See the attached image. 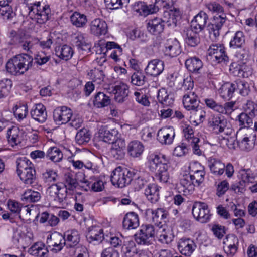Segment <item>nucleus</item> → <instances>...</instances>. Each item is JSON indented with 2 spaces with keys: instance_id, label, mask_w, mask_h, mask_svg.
Returning a JSON list of instances; mask_svg holds the SVG:
<instances>
[{
  "instance_id": "obj_50",
  "label": "nucleus",
  "mask_w": 257,
  "mask_h": 257,
  "mask_svg": "<svg viewBox=\"0 0 257 257\" xmlns=\"http://www.w3.org/2000/svg\"><path fill=\"white\" fill-rule=\"evenodd\" d=\"M83 182L94 192L101 191L104 188L103 182L98 178L91 177L90 181L84 180Z\"/></svg>"
},
{
  "instance_id": "obj_14",
  "label": "nucleus",
  "mask_w": 257,
  "mask_h": 257,
  "mask_svg": "<svg viewBox=\"0 0 257 257\" xmlns=\"http://www.w3.org/2000/svg\"><path fill=\"white\" fill-rule=\"evenodd\" d=\"M47 243L53 247L52 250L60 251L66 244L65 237L61 233L55 232L47 237Z\"/></svg>"
},
{
  "instance_id": "obj_31",
  "label": "nucleus",
  "mask_w": 257,
  "mask_h": 257,
  "mask_svg": "<svg viewBox=\"0 0 257 257\" xmlns=\"http://www.w3.org/2000/svg\"><path fill=\"white\" fill-rule=\"evenodd\" d=\"M16 163L18 176L34 168L30 160L25 157L18 158Z\"/></svg>"
},
{
  "instance_id": "obj_27",
  "label": "nucleus",
  "mask_w": 257,
  "mask_h": 257,
  "mask_svg": "<svg viewBox=\"0 0 257 257\" xmlns=\"http://www.w3.org/2000/svg\"><path fill=\"white\" fill-rule=\"evenodd\" d=\"M148 31L153 35H158L161 33L164 28V23L163 19L156 17L149 20L147 23Z\"/></svg>"
},
{
  "instance_id": "obj_38",
  "label": "nucleus",
  "mask_w": 257,
  "mask_h": 257,
  "mask_svg": "<svg viewBox=\"0 0 257 257\" xmlns=\"http://www.w3.org/2000/svg\"><path fill=\"white\" fill-rule=\"evenodd\" d=\"M235 241L237 242V238L233 235H226L225 239L223 240V243L227 245L226 248L224 247V250L227 254L233 256L236 252L237 247L234 243Z\"/></svg>"
},
{
  "instance_id": "obj_39",
  "label": "nucleus",
  "mask_w": 257,
  "mask_h": 257,
  "mask_svg": "<svg viewBox=\"0 0 257 257\" xmlns=\"http://www.w3.org/2000/svg\"><path fill=\"white\" fill-rule=\"evenodd\" d=\"M86 238L89 243L94 244H98L104 239L103 230L102 229H92L87 233Z\"/></svg>"
},
{
  "instance_id": "obj_13",
  "label": "nucleus",
  "mask_w": 257,
  "mask_h": 257,
  "mask_svg": "<svg viewBox=\"0 0 257 257\" xmlns=\"http://www.w3.org/2000/svg\"><path fill=\"white\" fill-rule=\"evenodd\" d=\"M175 136V130L173 127H165L158 131L157 140L162 145H170L173 143Z\"/></svg>"
},
{
  "instance_id": "obj_54",
  "label": "nucleus",
  "mask_w": 257,
  "mask_h": 257,
  "mask_svg": "<svg viewBox=\"0 0 257 257\" xmlns=\"http://www.w3.org/2000/svg\"><path fill=\"white\" fill-rule=\"evenodd\" d=\"M47 157L54 162H59L63 158V154L59 148L53 147L48 149Z\"/></svg>"
},
{
  "instance_id": "obj_2",
  "label": "nucleus",
  "mask_w": 257,
  "mask_h": 257,
  "mask_svg": "<svg viewBox=\"0 0 257 257\" xmlns=\"http://www.w3.org/2000/svg\"><path fill=\"white\" fill-rule=\"evenodd\" d=\"M25 9L28 11L30 18L37 20L40 24L46 22L50 17L51 10L49 6L42 5L40 2L27 5L25 6Z\"/></svg>"
},
{
  "instance_id": "obj_6",
  "label": "nucleus",
  "mask_w": 257,
  "mask_h": 257,
  "mask_svg": "<svg viewBox=\"0 0 257 257\" xmlns=\"http://www.w3.org/2000/svg\"><path fill=\"white\" fill-rule=\"evenodd\" d=\"M155 234V228L152 225L143 224L135 235V240L139 244H150Z\"/></svg>"
},
{
  "instance_id": "obj_9",
  "label": "nucleus",
  "mask_w": 257,
  "mask_h": 257,
  "mask_svg": "<svg viewBox=\"0 0 257 257\" xmlns=\"http://www.w3.org/2000/svg\"><path fill=\"white\" fill-rule=\"evenodd\" d=\"M208 54L218 63L227 62L228 57L226 54L224 46L222 44H212L208 49Z\"/></svg>"
},
{
  "instance_id": "obj_47",
  "label": "nucleus",
  "mask_w": 257,
  "mask_h": 257,
  "mask_svg": "<svg viewBox=\"0 0 257 257\" xmlns=\"http://www.w3.org/2000/svg\"><path fill=\"white\" fill-rule=\"evenodd\" d=\"M255 114L254 112L247 113H241L238 116V120L239 122V125L243 126L244 128H249L253 125L252 118L254 116Z\"/></svg>"
},
{
  "instance_id": "obj_16",
  "label": "nucleus",
  "mask_w": 257,
  "mask_h": 257,
  "mask_svg": "<svg viewBox=\"0 0 257 257\" xmlns=\"http://www.w3.org/2000/svg\"><path fill=\"white\" fill-rule=\"evenodd\" d=\"M114 99L118 103H123L127 98L129 93L128 86L124 83H119L112 87Z\"/></svg>"
},
{
  "instance_id": "obj_22",
  "label": "nucleus",
  "mask_w": 257,
  "mask_h": 257,
  "mask_svg": "<svg viewBox=\"0 0 257 257\" xmlns=\"http://www.w3.org/2000/svg\"><path fill=\"white\" fill-rule=\"evenodd\" d=\"M180 191H182L184 195L192 193L196 185L189 174H185L182 176L180 180Z\"/></svg>"
},
{
  "instance_id": "obj_56",
  "label": "nucleus",
  "mask_w": 257,
  "mask_h": 257,
  "mask_svg": "<svg viewBox=\"0 0 257 257\" xmlns=\"http://www.w3.org/2000/svg\"><path fill=\"white\" fill-rule=\"evenodd\" d=\"M18 176L20 180L25 184L31 185L36 180V171L34 168L26 171Z\"/></svg>"
},
{
  "instance_id": "obj_36",
  "label": "nucleus",
  "mask_w": 257,
  "mask_h": 257,
  "mask_svg": "<svg viewBox=\"0 0 257 257\" xmlns=\"http://www.w3.org/2000/svg\"><path fill=\"white\" fill-rule=\"evenodd\" d=\"M144 146L139 141H131L127 145L128 154L132 157H138L144 151Z\"/></svg>"
},
{
  "instance_id": "obj_25",
  "label": "nucleus",
  "mask_w": 257,
  "mask_h": 257,
  "mask_svg": "<svg viewBox=\"0 0 257 257\" xmlns=\"http://www.w3.org/2000/svg\"><path fill=\"white\" fill-rule=\"evenodd\" d=\"M100 137L103 141L109 144L115 143L118 141V132L116 129L108 130L106 126H102L99 130Z\"/></svg>"
},
{
  "instance_id": "obj_49",
  "label": "nucleus",
  "mask_w": 257,
  "mask_h": 257,
  "mask_svg": "<svg viewBox=\"0 0 257 257\" xmlns=\"http://www.w3.org/2000/svg\"><path fill=\"white\" fill-rule=\"evenodd\" d=\"M185 66L189 71L197 72L202 67L203 64L198 58L192 57L186 60Z\"/></svg>"
},
{
  "instance_id": "obj_44",
  "label": "nucleus",
  "mask_w": 257,
  "mask_h": 257,
  "mask_svg": "<svg viewBox=\"0 0 257 257\" xmlns=\"http://www.w3.org/2000/svg\"><path fill=\"white\" fill-rule=\"evenodd\" d=\"M245 36L241 31H237L230 42V47L233 49L242 48L245 44Z\"/></svg>"
},
{
  "instance_id": "obj_64",
  "label": "nucleus",
  "mask_w": 257,
  "mask_h": 257,
  "mask_svg": "<svg viewBox=\"0 0 257 257\" xmlns=\"http://www.w3.org/2000/svg\"><path fill=\"white\" fill-rule=\"evenodd\" d=\"M74 42L79 49L85 50L86 49H89V46L85 40L84 34L81 33H77L75 34Z\"/></svg>"
},
{
  "instance_id": "obj_11",
  "label": "nucleus",
  "mask_w": 257,
  "mask_h": 257,
  "mask_svg": "<svg viewBox=\"0 0 257 257\" xmlns=\"http://www.w3.org/2000/svg\"><path fill=\"white\" fill-rule=\"evenodd\" d=\"M227 125V120L221 114H212L208 118L209 126L217 134L223 132Z\"/></svg>"
},
{
  "instance_id": "obj_3",
  "label": "nucleus",
  "mask_w": 257,
  "mask_h": 257,
  "mask_svg": "<svg viewBox=\"0 0 257 257\" xmlns=\"http://www.w3.org/2000/svg\"><path fill=\"white\" fill-rule=\"evenodd\" d=\"M256 140V132L252 128L239 129L237 132V144L242 151L249 152L252 150Z\"/></svg>"
},
{
  "instance_id": "obj_34",
  "label": "nucleus",
  "mask_w": 257,
  "mask_h": 257,
  "mask_svg": "<svg viewBox=\"0 0 257 257\" xmlns=\"http://www.w3.org/2000/svg\"><path fill=\"white\" fill-rule=\"evenodd\" d=\"M180 18V12L176 9L165 10L163 13V20L164 23L168 24V26L172 24L176 25L177 20Z\"/></svg>"
},
{
  "instance_id": "obj_5",
  "label": "nucleus",
  "mask_w": 257,
  "mask_h": 257,
  "mask_svg": "<svg viewBox=\"0 0 257 257\" xmlns=\"http://www.w3.org/2000/svg\"><path fill=\"white\" fill-rule=\"evenodd\" d=\"M193 88V82L190 80L184 81L182 89L186 91L183 98L184 108L189 111L194 110L199 105V100Z\"/></svg>"
},
{
  "instance_id": "obj_43",
  "label": "nucleus",
  "mask_w": 257,
  "mask_h": 257,
  "mask_svg": "<svg viewBox=\"0 0 257 257\" xmlns=\"http://www.w3.org/2000/svg\"><path fill=\"white\" fill-rule=\"evenodd\" d=\"M157 99L160 103L165 106H171L174 102V99L165 88H161L158 91Z\"/></svg>"
},
{
  "instance_id": "obj_1",
  "label": "nucleus",
  "mask_w": 257,
  "mask_h": 257,
  "mask_svg": "<svg viewBox=\"0 0 257 257\" xmlns=\"http://www.w3.org/2000/svg\"><path fill=\"white\" fill-rule=\"evenodd\" d=\"M33 65V59L29 54L16 55L10 59L6 63V68L10 74L19 75L24 74Z\"/></svg>"
},
{
  "instance_id": "obj_24",
  "label": "nucleus",
  "mask_w": 257,
  "mask_h": 257,
  "mask_svg": "<svg viewBox=\"0 0 257 257\" xmlns=\"http://www.w3.org/2000/svg\"><path fill=\"white\" fill-rule=\"evenodd\" d=\"M208 18V15L206 13L200 11L192 20L191 28L197 32H201L205 28Z\"/></svg>"
},
{
  "instance_id": "obj_12",
  "label": "nucleus",
  "mask_w": 257,
  "mask_h": 257,
  "mask_svg": "<svg viewBox=\"0 0 257 257\" xmlns=\"http://www.w3.org/2000/svg\"><path fill=\"white\" fill-rule=\"evenodd\" d=\"M49 195L55 201L62 203L67 197V192L61 183L51 185L48 189Z\"/></svg>"
},
{
  "instance_id": "obj_53",
  "label": "nucleus",
  "mask_w": 257,
  "mask_h": 257,
  "mask_svg": "<svg viewBox=\"0 0 257 257\" xmlns=\"http://www.w3.org/2000/svg\"><path fill=\"white\" fill-rule=\"evenodd\" d=\"M91 138L89 131L85 128L81 129L77 132L75 136V140L77 143L80 145L88 143Z\"/></svg>"
},
{
  "instance_id": "obj_55",
  "label": "nucleus",
  "mask_w": 257,
  "mask_h": 257,
  "mask_svg": "<svg viewBox=\"0 0 257 257\" xmlns=\"http://www.w3.org/2000/svg\"><path fill=\"white\" fill-rule=\"evenodd\" d=\"M41 198V194L37 191L29 189L25 192L22 196V200L27 202H35Z\"/></svg>"
},
{
  "instance_id": "obj_10",
  "label": "nucleus",
  "mask_w": 257,
  "mask_h": 257,
  "mask_svg": "<svg viewBox=\"0 0 257 257\" xmlns=\"http://www.w3.org/2000/svg\"><path fill=\"white\" fill-rule=\"evenodd\" d=\"M72 117V111L66 106L57 107L53 112V118L59 124H66Z\"/></svg>"
},
{
  "instance_id": "obj_21",
  "label": "nucleus",
  "mask_w": 257,
  "mask_h": 257,
  "mask_svg": "<svg viewBox=\"0 0 257 257\" xmlns=\"http://www.w3.org/2000/svg\"><path fill=\"white\" fill-rule=\"evenodd\" d=\"M181 52L179 42L176 39H170L165 44L164 53L171 57H176Z\"/></svg>"
},
{
  "instance_id": "obj_32",
  "label": "nucleus",
  "mask_w": 257,
  "mask_h": 257,
  "mask_svg": "<svg viewBox=\"0 0 257 257\" xmlns=\"http://www.w3.org/2000/svg\"><path fill=\"white\" fill-rule=\"evenodd\" d=\"M197 32L192 28L187 29L184 34L186 43L191 47H195L200 43V37Z\"/></svg>"
},
{
  "instance_id": "obj_46",
  "label": "nucleus",
  "mask_w": 257,
  "mask_h": 257,
  "mask_svg": "<svg viewBox=\"0 0 257 257\" xmlns=\"http://www.w3.org/2000/svg\"><path fill=\"white\" fill-rule=\"evenodd\" d=\"M78 182L75 177L71 174L68 173L65 175L63 186L67 193L68 191H73L78 186Z\"/></svg>"
},
{
  "instance_id": "obj_58",
  "label": "nucleus",
  "mask_w": 257,
  "mask_h": 257,
  "mask_svg": "<svg viewBox=\"0 0 257 257\" xmlns=\"http://www.w3.org/2000/svg\"><path fill=\"white\" fill-rule=\"evenodd\" d=\"M12 82L9 79L0 80V99L8 96L12 86Z\"/></svg>"
},
{
  "instance_id": "obj_20",
  "label": "nucleus",
  "mask_w": 257,
  "mask_h": 257,
  "mask_svg": "<svg viewBox=\"0 0 257 257\" xmlns=\"http://www.w3.org/2000/svg\"><path fill=\"white\" fill-rule=\"evenodd\" d=\"M164 62L159 59H153L149 62L145 68L146 73L153 77L159 75L164 70Z\"/></svg>"
},
{
  "instance_id": "obj_63",
  "label": "nucleus",
  "mask_w": 257,
  "mask_h": 257,
  "mask_svg": "<svg viewBox=\"0 0 257 257\" xmlns=\"http://www.w3.org/2000/svg\"><path fill=\"white\" fill-rule=\"evenodd\" d=\"M168 165L162 164L161 167L157 170L156 177L161 182L166 183L169 178V174L168 172Z\"/></svg>"
},
{
  "instance_id": "obj_23",
  "label": "nucleus",
  "mask_w": 257,
  "mask_h": 257,
  "mask_svg": "<svg viewBox=\"0 0 257 257\" xmlns=\"http://www.w3.org/2000/svg\"><path fill=\"white\" fill-rule=\"evenodd\" d=\"M22 132L15 126L9 128L7 131V138L9 144L14 147L20 144L22 140Z\"/></svg>"
},
{
  "instance_id": "obj_40",
  "label": "nucleus",
  "mask_w": 257,
  "mask_h": 257,
  "mask_svg": "<svg viewBox=\"0 0 257 257\" xmlns=\"http://www.w3.org/2000/svg\"><path fill=\"white\" fill-rule=\"evenodd\" d=\"M66 243L71 247L76 246L80 241V234L76 230L73 229L67 231L64 235Z\"/></svg>"
},
{
  "instance_id": "obj_52",
  "label": "nucleus",
  "mask_w": 257,
  "mask_h": 257,
  "mask_svg": "<svg viewBox=\"0 0 257 257\" xmlns=\"http://www.w3.org/2000/svg\"><path fill=\"white\" fill-rule=\"evenodd\" d=\"M37 42L38 39L28 40H26L25 38L19 47L29 54H33L37 49Z\"/></svg>"
},
{
  "instance_id": "obj_48",
  "label": "nucleus",
  "mask_w": 257,
  "mask_h": 257,
  "mask_svg": "<svg viewBox=\"0 0 257 257\" xmlns=\"http://www.w3.org/2000/svg\"><path fill=\"white\" fill-rule=\"evenodd\" d=\"M209 166L211 171L215 175H221L224 172L225 165L219 160L211 159Z\"/></svg>"
},
{
  "instance_id": "obj_15",
  "label": "nucleus",
  "mask_w": 257,
  "mask_h": 257,
  "mask_svg": "<svg viewBox=\"0 0 257 257\" xmlns=\"http://www.w3.org/2000/svg\"><path fill=\"white\" fill-rule=\"evenodd\" d=\"M107 28L106 22L100 18L95 19L90 25L91 33L96 36L105 35L107 32Z\"/></svg>"
},
{
  "instance_id": "obj_62",
  "label": "nucleus",
  "mask_w": 257,
  "mask_h": 257,
  "mask_svg": "<svg viewBox=\"0 0 257 257\" xmlns=\"http://www.w3.org/2000/svg\"><path fill=\"white\" fill-rule=\"evenodd\" d=\"M234 82L235 90H238L239 93L243 96H247L250 92L249 85L248 83L241 80H237Z\"/></svg>"
},
{
  "instance_id": "obj_19",
  "label": "nucleus",
  "mask_w": 257,
  "mask_h": 257,
  "mask_svg": "<svg viewBox=\"0 0 257 257\" xmlns=\"http://www.w3.org/2000/svg\"><path fill=\"white\" fill-rule=\"evenodd\" d=\"M30 114L32 118L39 123H43L47 120L46 107L42 103L35 104L31 109Z\"/></svg>"
},
{
  "instance_id": "obj_35",
  "label": "nucleus",
  "mask_w": 257,
  "mask_h": 257,
  "mask_svg": "<svg viewBox=\"0 0 257 257\" xmlns=\"http://www.w3.org/2000/svg\"><path fill=\"white\" fill-rule=\"evenodd\" d=\"M111 102L109 97L102 92H97L93 100V105L98 108H102L108 106Z\"/></svg>"
},
{
  "instance_id": "obj_28",
  "label": "nucleus",
  "mask_w": 257,
  "mask_h": 257,
  "mask_svg": "<svg viewBox=\"0 0 257 257\" xmlns=\"http://www.w3.org/2000/svg\"><path fill=\"white\" fill-rule=\"evenodd\" d=\"M152 214L153 221L159 228L161 225L166 224V222L168 221L169 214L163 208H157L152 211Z\"/></svg>"
},
{
  "instance_id": "obj_45",
  "label": "nucleus",
  "mask_w": 257,
  "mask_h": 257,
  "mask_svg": "<svg viewBox=\"0 0 257 257\" xmlns=\"http://www.w3.org/2000/svg\"><path fill=\"white\" fill-rule=\"evenodd\" d=\"M55 52L58 57L65 60H69L73 54L72 48L67 45L57 47Z\"/></svg>"
},
{
  "instance_id": "obj_42",
  "label": "nucleus",
  "mask_w": 257,
  "mask_h": 257,
  "mask_svg": "<svg viewBox=\"0 0 257 257\" xmlns=\"http://www.w3.org/2000/svg\"><path fill=\"white\" fill-rule=\"evenodd\" d=\"M107 51H111L110 57L115 61L119 60V57L121 55L122 48L114 42H107L106 44Z\"/></svg>"
},
{
  "instance_id": "obj_41",
  "label": "nucleus",
  "mask_w": 257,
  "mask_h": 257,
  "mask_svg": "<svg viewBox=\"0 0 257 257\" xmlns=\"http://www.w3.org/2000/svg\"><path fill=\"white\" fill-rule=\"evenodd\" d=\"M124 146V142L120 139L118 141H116L115 143H113L110 150V153L115 159L119 160L123 157V148Z\"/></svg>"
},
{
  "instance_id": "obj_51",
  "label": "nucleus",
  "mask_w": 257,
  "mask_h": 257,
  "mask_svg": "<svg viewBox=\"0 0 257 257\" xmlns=\"http://www.w3.org/2000/svg\"><path fill=\"white\" fill-rule=\"evenodd\" d=\"M235 90L234 82H226L220 88V93L223 98L230 99L233 96Z\"/></svg>"
},
{
  "instance_id": "obj_30",
  "label": "nucleus",
  "mask_w": 257,
  "mask_h": 257,
  "mask_svg": "<svg viewBox=\"0 0 257 257\" xmlns=\"http://www.w3.org/2000/svg\"><path fill=\"white\" fill-rule=\"evenodd\" d=\"M168 159L164 155H151L150 157L149 166L152 171H156L162 164H167Z\"/></svg>"
},
{
  "instance_id": "obj_61",
  "label": "nucleus",
  "mask_w": 257,
  "mask_h": 257,
  "mask_svg": "<svg viewBox=\"0 0 257 257\" xmlns=\"http://www.w3.org/2000/svg\"><path fill=\"white\" fill-rule=\"evenodd\" d=\"M244 67L243 65L234 62L230 65L229 70L234 76L244 78L247 75V74L243 71Z\"/></svg>"
},
{
  "instance_id": "obj_4",
  "label": "nucleus",
  "mask_w": 257,
  "mask_h": 257,
  "mask_svg": "<svg viewBox=\"0 0 257 257\" xmlns=\"http://www.w3.org/2000/svg\"><path fill=\"white\" fill-rule=\"evenodd\" d=\"M135 174L133 171L119 166L112 171L111 182L117 187L123 188L130 184Z\"/></svg>"
},
{
  "instance_id": "obj_60",
  "label": "nucleus",
  "mask_w": 257,
  "mask_h": 257,
  "mask_svg": "<svg viewBox=\"0 0 257 257\" xmlns=\"http://www.w3.org/2000/svg\"><path fill=\"white\" fill-rule=\"evenodd\" d=\"M122 251L126 257L138 256L137 249L134 242H128L122 247Z\"/></svg>"
},
{
  "instance_id": "obj_17",
  "label": "nucleus",
  "mask_w": 257,
  "mask_h": 257,
  "mask_svg": "<svg viewBox=\"0 0 257 257\" xmlns=\"http://www.w3.org/2000/svg\"><path fill=\"white\" fill-rule=\"evenodd\" d=\"M158 241L162 243L169 244L174 238L172 230L167 224L161 225L157 231Z\"/></svg>"
},
{
  "instance_id": "obj_7",
  "label": "nucleus",
  "mask_w": 257,
  "mask_h": 257,
  "mask_svg": "<svg viewBox=\"0 0 257 257\" xmlns=\"http://www.w3.org/2000/svg\"><path fill=\"white\" fill-rule=\"evenodd\" d=\"M226 20V14L222 13L220 14H216L213 16V19L210 25H208L209 37L213 40H216L219 37V30Z\"/></svg>"
},
{
  "instance_id": "obj_37",
  "label": "nucleus",
  "mask_w": 257,
  "mask_h": 257,
  "mask_svg": "<svg viewBox=\"0 0 257 257\" xmlns=\"http://www.w3.org/2000/svg\"><path fill=\"white\" fill-rule=\"evenodd\" d=\"M133 10L135 12L139 13L142 16H147L149 14L156 13L157 11H154V5L147 6L144 2H138L135 3L133 6Z\"/></svg>"
},
{
  "instance_id": "obj_57",
  "label": "nucleus",
  "mask_w": 257,
  "mask_h": 257,
  "mask_svg": "<svg viewBox=\"0 0 257 257\" xmlns=\"http://www.w3.org/2000/svg\"><path fill=\"white\" fill-rule=\"evenodd\" d=\"M14 114L18 120H21L25 118L28 113V108L27 105H16L13 108Z\"/></svg>"
},
{
  "instance_id": "obj_26",
  "label": "nucleus",
  "mask_w": 257,
  "mask_h": 257,
  "mask_svg": "<svg viewBox=\"0 0 257 257\" xmlns=\"http://www.w3.org/2000/svg\"><path fill=\"white\" fill-rule=\"evenodd\" d=\"M122 226L124 229L127 230L137 228L139 226V218L138 214L134 212L127 213L123 217Z\"/></svg>"
},
{
  "instance_id": "obj_18",
  "label": "nucleus",
  "mask_w": 257,
  "mask_h": 257,
  "mask_svg": "<svg viewBox=\"0 0 257 257\" xmlns=\"http://www.w3.org/2000/svg\"><path fill=\"white\" fill-rule=\"evenodd\" d=\"M177 246L180 252L185 256H190L196 248L194 241L189 238H186L179 239Z\"/></svg>"
},
{
  "instance_id": "obj_33",
  "label": "nucleus",
  "mask_w": 257,
  "mask_h": 257,
  "mask_svg": "<svg viewBox=\"0 0 257 257\" xmlns=\"http://www.w3.org/2000/svg\"><path fill=\"white\" fill-rule=\"evenodd\" d=\"M145 195L152 203H155L159 199V188L155 184H149L145 190Z\"/></svg>"
},
{
  "instance_id": "obj_8",
  "label": "nucleus",
  "mask_w": 257,
  "mask_h": 257,
  "mask_svg": "<svg viewBox=\"0 0 257 257\" xmlns=\"http://www.w3.org/2000/svg\"><path fill=\"white\" fill-rule=\"evenodd\" d=\"M192 212L194 217L201 223H206L210 219L209 210L204 203L196 202L193 206Z\"/></svg>"
},
{
  "instance_id": "obj_29",
  "label": "nucleus",
  "mask_w": 257,
  "mask_h": 257,
  "mask_svg": "<svg viewBox=\"0 0 257 257\" xmlns=\"http://www.w3.org/2000/svg\"><path fill=\"white\" fill-rule=\"evenodd\" d=\"M238 178L240 184L242 186L249 183H253L255 180V174L250 169H241L238 172Z\"/></svg>"
},
{
  "instance_id": "obj_59",
  "label": "nucleus",
  "mask_w": 257,
  "mask_h": 257,
  "mask_svg": "<svg viewBox=\"0 0 257 257\" xmlns=\"http://www.w3.org/2000/svg\"><path fill=\"white\" fill-rule=\"evenodd\" d=\"M71 21L73 25L77 27H83L87 22V18L84 14L75 12L70 17Z\"/></svg>"
}]
</instances>
